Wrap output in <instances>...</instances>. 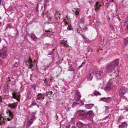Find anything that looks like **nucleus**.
<instances>
[{
  "mask_svg": "<svg viewBox=\"0 0 128 128\" xmlns=\"http://www.w3.org/2000/svg\"><path fill=\"white\" fill-rule=\"evenodd\" d=\"M60 14L59 13V12L56 11L54 14V16L57 19H60Z\"/></svg>",
  "mask_w": 128,
  "mask_h": 128,
  "instance_id": "16",
  "label": "nucleus"
},
{
  "mask_svg": "<svg viewBox=\"0 0 128 128\" xmlns=\"http://www.w3.org/2000/svg\"><path fill=\"white\" fill-rule=\"evenodd\" d=\"M105 110L106 111V112L108 113L109 112V107L107 106H105Z\"/></svg>",
  "mask_w": 128,
  "mask_h": 128,
  "instance_id": "30",
  "label": "nucleus"
},
{
  "mask_svg": "<svg viewBox=\"0 0 128 128\" xmlns=\"http://www.w3.org/2000/svg\"><path fill=\"white\" fill-rule=\"evenodd\" d=\"M36 105L37 106V107H38V108H39V106L38 105V104H37V105Z\"/></svg>",
  "mask_w": 128,
  "mask_h": 128,
  "instance_id": "60",
  "label": "nucleus"
},
{
  "mask_svg": "<svg viewBox=\"0 0 128 128\" xmlns=\"http://www.w3.org/2000/svg\"><path fill=\"white\" fill-rule=\"evenodd\" d=\"M44 31V36L47 37H50L53 34V32L51 29L45 30Z\"/></svg>",
  "mask_w": 128,
  "mask_h": 128,
  "instance_id": "3",
  "label": "nucleus"
},
{
  "mask_svg": "<svg viewBox=\"0 0 128 128\" xmlns=\"http://www.w3.org/2000/svg\"><path fill=\"white\" fill-rule=\"evenodd\" d=\"M78 104V103L76 102H74L73 103V104H72V106H75V105L76 104Z\"/></svg>",
  "mask_w": 128,
  "mask_h": 128,
  "instance_id": "37",
  "label": "nucleus"
},
{
  "mask_svg": "<svg viewBox=\"0 0 128 128\" xmlns=\"http://www.w3.org/2000/svg\"><path fill=\"white\" fill-rule=\"evenodd\" d=\"M93 114L92 111H89L88 112H86V117L88 118H90L92 116Z\"/></svg>",
  "mask_w": 128,
  "mask_h": 128,
  "instance_id": "9",
  "label": "nucleus"
},
{
  "mask_svg": "<svg viewBox=\"0 0 128 128\" xmlns=\"http://www.w3.org/2000/svg\"><path fill=\"white\" fill-rule=\"evenodd\" d=\"M35 90H36V88H35V86L34 84L32 85L31 86Z\"/></svg>",
  "mask_w": 128,
  "mask_h": 128,
  "instance_id": "39",
  "label": "nucleus"
},
{
  "mask_svg": "<svg viewBox=\"0 0 128 128\" xmlns=\"http://www.w3.org/2000/svg\"><path fill=\"white\" fill-rule=\"evenodd\" d=\"M111 100V98L110 97H103L100 99L101 101H103L106 102H108Z\"/></svg>",
  "mask_w": 128,
  "mask_h": 128,
  "instance_id": "12",
  "label": "nucleus"
},
{
  "mask_svg": "<svg viewBox=\"0 0 128 128\" xmlns=\"http://www.w3.org/2000/svg\"><path fill=\"white\" fill-rule=\"evenodd\" d=\"M124 45H125L128 43V39L124 38Z\"/></svg>",
  "mask_w": 128,
  "mask_h": 128,
  "instance_id": "28",
  "label": "nucleus"
},
{
  "mask_svg": "<svg viewBox=\"0 0 128 128\" xmlns=\"http://www.w3.org/2000/svg\"><path fill=\"white\" fill-rule=\"evenodd\" d=\"M126 92V90L124 88L121 87L120 88L119 94L120 97L125 96L124 95Z\"/></svg>",
  "mask_w": 128,
  "mask_h": 128,
  "instance_id": "4",
  "label": "nucleus"
},
{
  "mask_svg": "<svg viewBox=\"0 0 128 128\" xmlns=\"http://www.w3.org/2000/svg\"><path fill=\"white\" fill-rule=\"evenodd\" d=\"M127 126L126 123L124 122L122 123L119 126V128H126Z\"/></svg>",
  "mask_w": 128,
  "mask_h": 128,
  "instance_id": "14",
  "label": "nucleus"
},
{
  "mask_svg": "<svg viewBox=\"0 0 128 128\" xmlns=\"http://www.w3.org/2000/svg\"><path fill=\"white\" fill-rule=\"evenodd\" d=\"M77 112L80 116L82 118V119H84L86 118V112L83 110H78Z\"/></svg>",
  "mask_w": 128,
  "mask_h": 128,
  "instance_id": "6",
  "label": "nucleus"
},
{
  "mask_svg": "<svg viewBox=\"0 0 128 128\" xmlns=\"http://www.w3.org/2000/svg\"><path fill=\"white\" fill-rule=\"evenodd\" d=\"M55 50V48H53V50Z\"/></svg>",
  "mask_w": 128,
  "mask_h": 128,
  "instance_id": "62",
  "label": "nucleus"
},
{
  "mask_svg": "<svg viewBox=\"0 0 128 128\" xmlns=\"http://www.w3.org/2000/svg\"><path fill=\"white\" fill-rule=\"evenodd\" d=\"M102 50V49H99L98 50V52H99L100 50Z\"/></svg>",
  "mask_w": 128,
  "mask_h": 128,
  "instance_id": "55",
  "label": "nucleus"
},
{
  "mask_svg": "<svg viewBox=\"0 0 128 128\" xmlns=\"http://www.w3.org/2000/svg\"><path fill=\"white\" fill-rule=\"evenodd\" d=\"M112 79H110L108 81V83L106 85L104 88V90L106 91H108L110 90L112 87V84L113 81Z\"/></svg>",
  "mask_w": 128,
  "mask_h": 128,
  "instance_id": "2",
  "label": "nucleus"
},
{
  "mask_svg": "<svg viewBox=\"0 0 128 128\" xmlns=\"http://www.w3.org/2000/svg\"><path fill=\"white\" fill-rule=\"evenodd\" d=\"M94 73L93 72L90 73L89 74V75L87 77L88 79V80H92L93 76L94 75Z\"/></svg>",
  "mask_w": 128,
  "mask_h": 128,
  "instance_id": "13",
  "label": "nucleus"
},
{
  "mask_svg": "<svg viewBox=\"0 0 128 128\" xmlns=\"http://www.w3.org/2000/svg\"><path fill=\"white\" fill-rule=\"evenodd\" d=\"M76 94L79 98H80L81 96L80 93L78 91H77L76 92Z\"/></svg>",
  "mask_w": 128,
  "mask_h": 128,
  "instance_id": "29",
  "label": "nucleus"
},
{
  "mask_svg": "<svg viewBox=\"0 0 128 128\" xmlns=\"http://www.w3.org/2000/svg\"><path fill=\"white\" fill-rule=\"evenodd\" d=\"M4 92L6 94L8 93V92L9 91V89L8 86H4Z\"/></svg>",
  "mask_w": 128,
  "mask_h": 128,
  "instance_id": "22",
  "label": "nucleus"
},
{
  "mask_svg": "<svg viewBox=\"0 0 128 128\" xmlns=\"http://www.w3.org/2000/svg\"><path fill=\"white\" fill-rule=\"evenodd\" d=\"M43 96V94H42L41 93H38L36 99L40 100L42 98Z\"/></svg>",
  "mask_w": 128,
  "mask_h": 128,
  "instance_id": "18",
  "label": "nucleus"
},
{
  "mask_svg": "<svg viewBox=\"0 0 128 128\" xmlns=\"http://www.w3.org/2000/svg\"><path fill=\"white\" fill-rule=\"evenodd\" d=\"M31 38L34 41H36V39H39L40 37V36L38 38L35 36V34H32L31 35Z\"/></svg>",
  "mask_w": 128,
  "mask_h": 128,
  "instance_id": "15",
  "label": "nucleus"
},
{
  "mask_svg": "<svg viewBox=\"0 0 128 128\" xmlns=\"http://www.w3.org/2000/svg\"><path fill=\"white\" fill-rule=\"evenodd\" d=\"M69 69H68V71H74V69L72 67V65H70L69 66Z\"/></svg>",
  "mask_w": 128,
  "mask_h": 128,
  "instance_id": "27",
  "label": "nucleus"
},
{
  "mask_svg": "<svg viewBox=\"0 0 128 128\" xmlns=\"http://www.w3.org/2000/svg\"><path fill=\"white\" fill-rule=\"evenodd\" d=\"M2 97L1 96H0V102H2Z\"/></svg>",
  "mask_w": 128,
  "mask_h": 128,
  "instance_id": "43",
  "label": "nucleus"
},
{
  "mask_svg": "<svg viewBox=\"0 0 128 128\" xmlns=\"http://www.w3.org/2000/svg\"><path fill=\"white\" fill-rule=\"evenodd\" d=\"M80 20L82 22H83L84 20V19L83 18H81L80 19Z\"/></svg>",
  "mask_w": 128,
  "mask_h": 128,
  "instance_id": "48",
  "label": "nucleus"
},
{
  "mask_svg": "<svg viewBox=\"0 0 128 128\" xmlns=\"http://www.w3.org/2000/svg\"><path fill=\"white\" fill-rule=\"evenodd\" d=\"M1 39L0 38V42H1Z\"/></svg>",
  "mask_w": 128,
  "mask_h": 128,
  "instance_id": "63",
  "label": "nucleus"
},
{
  "mask_svg": "<svg viewBox=\"0 0 128 128\" xmlns=\"http://www.w3.org/2000/svg\"><path fill=\"white\" fill-rule=\"evenodd\" d=\"M17 102H14L13 103H10L7 105V106L12 108H16L18 105Z\"/></svg>",
  "mask_w": 128,
  "mask_h": 128,
  "instance_id": "10",
  "label": "nucleus"
},
{
  "mask_svg": "<svg viewBox=\"0 0 128 128\" xmlns=\"http://www.w3.org/2000/svg\"><path fill=\"white\" fill-rule=\"evenodd\" d=\"M7 54V51L6 50H4L3 51V55L2 56V58H6V56Z\"/></svg>",
  "mask_w": 128,
  "mask_h": 128,
  "instance_id": "24",
  "label": "nucleus"
},
{
  "mask_svg": "<svg viewBox=\"0 0 128 128\" xmlns=\"http://www.w3.org/2000/svg\"><path fill=\"white\" fill-rule=\"evenodd\" d=\"M31 92L32 91H30L27 93V96L26 98L27 100L30 99L31 98L32 96Z\"/></svg>",
  "mask_w": 128,
  "mask_h": 128,
  "instance_id": "17",
  "label": "nucleus"
},
{
  "mask_svg": "<svg viewBox=\"0 0 128 128\" xmlns=\"http://www.w3.org/2000/svg\"><path fill=\"white\" fill-rule=\"evenodd\" d=\"M126 28L127 30H128V24L127 25Z\"/></svg>",
  "mask_w": 128,
  "mask_h": 128,
  "instance_id": "56",
  "label": "nucleus"
},
{
  "mask_svg": "<svg viewBox=\"0 0 128 128\" xmlns=\"http://www.w3.org/2000/svg\"><path fill=\"white\" fill-rule=\"evenodd\" d=\"M79 98H78V100H76V101H79V100H80Z\"/></svg>",
  "mask_w": 128,
  "mask_h": 128,
  "instance_id": "59",
  "label": "nucleus"
},
{
  "mask_svg": "<svg viewBox=\"0 0 128 128\" xmlns=\"http://www.w3.org/2000/svg\"><path fill=\"white\" fill-rule=\"evenodd\" d=\"M36 111L35 112H31L32 116H34V115L36 114Z\"/></svg>",
  "mask_w": 128,
  "mask_h": 128,
  "instance_id": "35",
  "label": "nucleus"
},
{
  "mask_svg": "<svg viewBox=\"0 0 128 128\" xmlns=\"http://www.w3.org/2000/svg\"><path fill=\"white\" fill-rule=\"evenodd\" d=\"M1 4V0H0V5Z\"/></svg>",
  "mask_w": 128,
  "mask_h": 128,
  "instance_id": "64",
  "label": "nucleus"
},
{
  "mask_svg": "<svg viewBox=\"0 0 128 128\" xmlns=\"http://www.w3.org/2000/svg\"><path fill=\"white\" fill-rule=\"evenodd\" d=\"M103 75V73L102 71H97L96 72V78L100 80L102 79Z\"/></svg>",
  "mask_w": 128,
  "mask_h": 128,
  "instance_id": "5",
  "label": "nucleus"
},
{
  "mask_svg": "<svg viewBox=\"0 0 128 128\" xmlns=\"http://www.w3.org/2000/svg\"><path fill=\"white\" fill-rule=\"evenodd\" d=\"M85 64V62H83L82 63V65H83V64Z\"/></svg>",
  "mask_w": 128,
  "mask_h": 128,
  "instance_id": "57",
  "label": "nucleus"
},
{
  "mask_svg": "<svg viewBox=\"0 0 128 128\" xmlns=\"http://www.w3.org/2000/svg\"><path fill=\"white\" fill-rule=\"evenodd\" d=\"M12 96L15 99H16V95L13 94H12Z\"/></svg>",
  "mask_w": 128,
  "mask_h": 128,
  "instance_id": "41",
  "label": "nucleus"
},
{
  "mask_svg": "<svg viewBox=\"0 0 128 128\" xmlns=\"http://www.w3.org/2000/svg\"><path fill=\"white\" fill-rule=\"evenodd\" d=\"M101 94L97 90H95L94 92V95L97 96L98 95L100 96Z\"/></svg>",
  "mask_w": 128,
  "mask_h": 128,
  "instance_id": "23",
  "label": "nucleus"
},
{
  "mask_svg": "<svg viewBox=\"0 0 128 128\" xmlns=\"http://www.w3.org/2000/svg\"><path fill=\"white\" fill-rule=\"evenodd\" d=\"M80 103H81V104L82 105H84V102L82 100H81L80 101Z\"/></svg>",
  "mask_w": 128,
  "mask_h": 128,
  "instance_id": "46",
  "label": "nucleus"
},
{
  "mask_svg": "<svg viewBox=\"0 0 128 128\" xmlns=\"http://www.w3.org/2000/svg\"><path fill=\"white\" fill-rule=\"evenodd\" d=\"M84 124L83 123L79 121H77L76 123V125L78 128H82Z\"/></svg>",
  "mask_w": 128,
  "mask_h": 128,
  "instance_id": "11",
  "label": "nucleus"
},
{
  "mask_svg": "<svg viewBox=\"0 0 128 128\" xmlns=\"http://www.w3.org/2000/svg\"><path fill=\"white\" fill-rule=\"evenodd\" d=\"M90 4H92L93 3V2L91 0L90 1L88 2Z\"/></svg>",
  "mask_w": 128,
  "mask_h": 128,
  "instance_id": "42",
  "label": "nucleus"
},
{
  "mask_svg": "<svg viewBox=\"0 0 128 128\" xmlns=\"http://www.w3.org/2000/svg\"><path fill=\"white\" fill-rule=\"evenodd\" d=\"M2 54V52H0V57L1 56Z\"/></svg>",
  "mask_w": 128,
  "mask_h": 128,
  "instance_id": "54",
  "label": "nucleus"
},
{
  "mask_svg": "<svg viewBox=\"0 0 128 128\" xmlns=\"http://www.w3.org/2000/svg\"><path fill=\"white\" fill-rule=\"evenodd\" d=\"M87 28V27L86 26H85V27L84 28H83V29L86 30V29Z\"/></svg>",
  "mask_w": 128,
  "mask_h": 128,
  "instance_id": "52",
  "label": "nucleus"
},
{
  "mask_svg": "<svg viewBox=\"0 0 128 128\" xmlns=\"http://www.w3.org/2000/svg\"><path fill=\"white\" fill-rule=\"evenodd\" d=\"M81 36H82V37L83 38H84L85 39H86V38H85V36L84 35H83L82 34H81Z\"/></svg>",
  "mask_w": 128,
  "mask_h": 128,
  "instance_id": "47",
  "label": "nucleus"
},
{
  "mask_svg": "<svg viewBox=\"0 0 128 128\" xmlns=\"http://www.w3.org/2000/svg\"><path fill=\"white\" fill-rule=\"evenodd\" d=\"M83 65H82V64H81L80 65L79 67L78 68H80L81 67H82V66Z\"/></svg>",
  "mask_w": 128,
  "mask_h": 128,
  "instance_id": "49",
  "label": "nucleus"
},
{
  "mask_svg": "<svg viewBox=\"0 0 128 128\" xmlns=\"http://www.w3.org/2000/svg\"><path fill=\"white\" fill-rule=\"evenodd\" d=\"M67 29L69 30H72V28L71 26L70 25L68 26Z\"/></svg>",
  "mask_w": 128,
  "mask_h": 128,
  "instance_id": "34",
  "label": "nucleus"
},
{
  "mask_svg": "<svg viewBox=\"0 0 128 128\" xmlns=\"http://www.w3.org/2000/svg\"><path fill=\"white\" fill-rule=\"evenodd\" d=\"M30 64L29 66V67L30 69H31L33 67V64L32 63H30Z\"/></svg>",
  "mask_w": 128,
  "mask_h": 128,
  "instance_id": "36",
  "label": "nucleus"
},
{
  "mask_svg": "<svg viewBox=\"0 0 128 128\" xmlns=\"http://www.w3.org/2000/svg\"><path fill=\"white\" fill-rule=\"evenodd\" d=\"M101 5L99 4V2H96V4L95 10L96 11H98L96 10V9L98 10L101 6Z\"/></svg>",
  "mask_w": 128,
  "mask_h": 128,
  "instance_id": "20",
  "label": "nucleus"
},
{
  "mask_svg": "<svg viewBox=\"0 0 128 128\" xmlns=\"http://www.w3.org/2000/svg\"><path fill=\"white\" fill-rule=\"evenodd\" d=\"M78 104V103L76 102H74L73 103V104H72V106H75V105L76 104Z\"/></svg>",
  "mask_w": 128,
  "mask_h": 128,
  "instance_id": "38",
  "label": "nucleus"
},
{
  "mask_svg": "<svg viewBox=\"0 0 128 128\" xmlns=\"http://www.w3.org/2000/svg\"><path fill=\"white\" fill-rule=\"evenodd\" d=\"M71 128H77L75 126H72Z\"/></svg>",
  "mask_w": 128,
  "mask_h": 128,
  "instance_id": "53",
  "label": "nucleus"
},
{
  "mask_svg": "<svg viewBox=\"0 0 128 128\" xmlns=\"http://www.w3.org/2000/svg\"><path fill=\"white\" fill-rule=\"evenodd\" d=\"M87 51L88 52H91L92 50V48H87Z\"/></svg>",
  "mask_w": 128,
  "mask_h": 128,
  "instance_id": "32",
  "label": "nucleus"
},
{
  "mask_svg": "<svg viewBox=\"0 0 128 128\" xmlns=\"http://www.w3.org/2000/svg\"><path fill=\"white\" fill-rule=\"evenodd\" d=\"M66 110L67 112H68L70 110V108H66Z\"/></svg>",
  "mask_w": 128,
  "mask_h": 128,
  "instance_id": "44",
  "label": "nucleus"
},
{
  "mask_svg": "<svg viewBox=\"0 0 128 128\" xmlns=\"http://www.w3.org/2000/svg\"><path fill=\"white\" fill-rule=\"evenodd\" d=\"M42 99H43V100L44 99V95L43 94V97H42Z\"/></svg>",
  "mask_w": 128,
  "mask_h": 128,
  "instance_id": "58",
  "label": "nucleus"
},
{
  "mask_svg": "<svg viewBox=\"0 0 128 128\" xmlns=\"http://www.w3.org/2000/svg\"><path fill=\"white\" fill-rule=\"evenodd\" d=\"M2 60L0 58V64H2Z\"/></svg>",
  "mask_w": 128,
  "mask_h": 128,
  "instance_id": "50",
  "label": "nucleus"
},
{
  "mask_svg": "<svg viewBox=\"0 0 128 128\" xmlns=\"http://www.w3.org/2000/svg\"><path fill=\"white\" fill-rule=\"evenodd\" d=\"M65 25H68L70 22V20H69L66 18H64L63 19Z\"/></svg>",
  "mask_w": 128,
  "mask_h": 128,
  "instance_id": "21",
  "label": "nucleus"
},
{
  "mask_svg": "<svg viewBox=\"0 0 128 128\" xmlns=\"http://www.w3.org/2000/svg\"><path fill=\"white\" fill-rule=\"evenodd\" d=\"M8 26L10 28H12V25L10 24H8Z\"/></svg>",
  "mask_w": 128,
  "mask_h": 128,
  "instance_id": "40",
  "label": "nucleus"
},
{
  "mask_svg": "<svg viewBox=\"0 0 128 128\" xmlns=\"http://www.w3.org/2000/svg\"><path fill=\"white\" fill-rule=\"evenodd\" d=\"M50 55V54H48V56H49V55Z\"/></svg>",
  "mask_w": 128,
  "mask_h": 128,
  "instance_id": "61",
  "label": "nucleus"
},
{
  "mask_svg": "<svg viewBox=\"0 0 128 128\" xmlns=\"http://www.w3.org/2000/svg\"><path fill=\"white\" fill-rule=\"evenodd\" d=\"M61 44H62L64 46L66 47H67L68 46V44L63 42H61Z\"/></svg>",
  "mask_w": 128,
  "mask_h": 128,
  "instance_id": "33",
  "label": "nucleus"
},
{
  "mask_svg": "<svg viewBox=\"0 0 128 128\" xmlns=\"http://www.w3.org/2000/svg\"><path fill=\"white\" fill-rule=\"evenodd\" d=\"M20 65V64L19 62H15L13 66V67L14 68H17Z\"/></svg>",
  "mask_w": 128,
  "mask_h": 128,
  "instance_id": "25",
  "label": "nucleus"
},
{
  "mask_svg": "<svg viewBox=\"0 0 128 128\" xmlns=\"http://www.w3.org/2000/svg\"><path fill=\"white\" fill-rule=\"evenodd\" d=\"M36 118L34 116H33L30 119L28 120L27 122V125L28 126H30L33 123L34 119Z\"/></svg>",
  "mask_w": 128,
  "mask_h": 128,
  "instance_id": "7",
  "label": "nucleus"
},
{
  "mask_svg": "<svg viewBox=\"0 0 128 128\" xmlns=\"http://www.w3.org/2000/svg\"><path fill=\"white\" fill-rule=\"evenodd\" d=\"M28 62L30 63H32V60L30 57L29 58L28 60ZM33 63V62H32Z\"/></svg>",
  "mask_w": 128,
  "mask_h": 128,
  "instance_id": "31",
  "label": "nucleus"
},
{
  "mask_svg": "<svg viewBox=\"0 0 128 128\" xmlns=\"http://www.w3.org/2000/svg\"><path fill=\"white\" fill-rule=\"evenodd\" d=\"M94 105V104H86V105L85 107L86 108L90 109Z\"/></svg>",
  "mask_w": 128,
  "mask_h": 128,
  "instance_id": "19",
  "label": "nucleus"
},
{
  "mask_svg": "<svg viewBox=\"0 0 128 128\" xmlns=\"http://www.w3.org/2000/svg\"><path fill=\"white\" fill-rule=\"evenodd\" d=\"M37 105V104L35 100H33L30 106H35Z\"/></svg>",
  "mask_w": 128,
  "mask_h": 128,
  "instance_id": "26",
  "label": "nucleus"
},
{
  "mask_svg": "<svg viewBox=\"0 0 128 128\" xmlns=\"http://www.w3.org/2000/svg\"><path fill=\"white\" fill-rule=\"evenodd\" d=\"M87 126L88 128H92L91 125L90 124H88Z\"/></svg>",
  "mask_w": 128,
  "mask_h": 128,
  "instance_id": "45",
  "label": "nucleus"
},
{
  "mask_svg": "<svg viewBox=\"0 0 128 128\" xmlns=\"http://www.w3.org/2000/svg\"><path fill=\"white\" fill-rule=\"evenodd\" d=\"M6 113L9 116V118H7V120L8 121H10L11 120L13 119L14 117V116L12 114V112L9 110H8L6 112Z\"/></svg>",
  "mask_w": 128,
  "mask_h": 128,
  "instance_id": "8",
  "label": "nucleus"
},
{
  "mask_svg": "<svg viewBox=\"0 0 128 128\" xmlns=\"http://www.w3.org/2000/svg\"><path fill=\"white\" fill-rule=\"evenodd\" d=\"M118 59H116L108 64L107 68L112 72L114 73L115 72V68L118 66Z\"/></svg>",
  "mask_w": 128,
  "mask_h": 128,
  "instance_id": "1",
  "label": "nucleus"
},
{
  "mask_svg": "<svg viewBox=\"0 0 128 128\" xmlns=\"http://www.w3.org/2000/svg\"><path fill=\"white\" fill-rule=\"evenodd\" d=\"M114 0H110L109 3L110 4L111 3V2H113Z\"/></svg>",
  "mask_w": 128,
  "mask_h": 128,
  "instance_id": "51",
  "label": "nucleus"
}]
</instances>
